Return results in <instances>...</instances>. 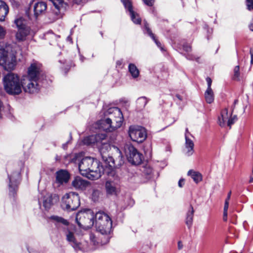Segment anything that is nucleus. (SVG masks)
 Wrapping results in <instances>:
<instances>
[{
	"label": "nucleus",
	"mask_w": 253,
	"mask_h": 253,
	"mask_svg": "<svg viewBox=\"0 0 253 253\" xmlns=\"http://www.w3.org/2000/svg\"><path fill=\"white\" fill-rule=\"evenodd\" d=\"M78 166L81 174L91 180L98 179L105 173L104 167L100 166L97 160L91 157L82 158Z\"/></svg>",
	"instance_id": "f257e3e1"
},
{
	"label": "nucleus",
	"mask_w": 253,
	"mask_h": 253,
	"mask_svg": "<svg viewBox=\"0 0 253 253\" xmlns=\"http://www.w3.org/2000/svg\"><path fill=\"white\" fill-rule=\"evenodd\" d=\"M42 74L41 65L38 63L31 64L28 70V74L22 78L23 88L25 92L33 94L38 92L40 85L38 81Z\"/></svg>",
	"instance_id": "f03ea898"
},
{
	"label": "nucleus",
	"mask_w": 253,
	"mask_h": 253,
	"mask_svg": "<svg viewBox=\"0 0 253 253\" xmlns=\"http://www.w3.org/2000/svg\"><path fill=\"white\" fill-rule=\"evenodd\" d=\"M106 115L109 117L102 121L101 127L106 131H112L120 127L123 121V116L121 110L118 107H111L108 109Z\"/></svg>",
	"instance_id": "7ed1b4c3"
},
{
	"label": "nucleus",
	"mask_w": 253,
	"mask_h": 253,
	"mask_svg": "<svg viewBox=\"0 0 253 253\" xmlns=\"http://www.w3.org/2000/svg\"><path fill=\"white\" fill-rule=\"evenodd\" d=\"M3 85L5 91L10 95H18L23 88L22 79L12 73H8L3 78Z\"/></svg>",
	"instance_id": "20e7f679"
},
{
	"label": "nucleus",
	"mask_w": 253,
	"mask_h": 253,
	"mask_svg": "<svg viewBox=\"0 0 253 253\" xmlns=\"http://www.w3.org/2000/svg\"><path fill=\"white\" fill-rule=\"evenodd\" d=\"M82 142L84 144L86 145L96 144L99 148L101 156L110 149V145L106 140V135L104 133H98L85 137Z\"/></svg>",
	"instance_id": "39448f33"
},
{
	"label": "nucleus",
	"mask_w": 253,
	"mask_h": 253,
	"mask_svg": "<svg viewBox=\"0 0 253 253\" xmlns=\"http://www.w3.org/2000/svg\"><path fill=\"white\" fill-rule=\"evenodd\" d=\"M96 230L102 235H107L111 232L112 222L111 218L103 212H98L95 215Z\"/></svg>",
	"instance_id": "423d86ee"
},
{
	"label": "nucleus",
	"mask_w": 253,
	"mask_h": 253,
	"mask_svg": "<svg viewBox=\"0 0 253 253\" xmlns=\"http://www.w3.org/2000/svg\"><path fill=\"white\" fill-rule=\"evenodd\" d=\"M16 64V57L14 54L9 52L8 47L0 43V65L8 71L14 69Z\"/></svg>",
	"instance_id": "0eeeda50"
},
{
	"label": "nucleus",
	"mask_w": 253,
	"mask_h": 253,
	"mask_svg": "<svg viewBox=\"0 0 253 253\" xmlns=\"http://www.w3.org/2000/svg\"><path fill=\"white\" fill-rule=\"evenodd\" d=\"M116 151L118 156L116 160H114L112 157L109 156L106 154V152L101 156L102 160L104 163L105 173L107 174H109L114 168H119L124 163V158L121 152L118 148H117Z\"/></svg>",
	"instance_id": "6e6552de"
},
{
	"label": "nucleus",
	"mask_w": 253,
	"mask_h": 253,
	"mask_svg": "<svg viewBox=\"0 0 253 253\" xmlns=\"http://www.w3.org/2000/svg\"><path fill=\"white\" fill-rule=\"evenodd\" d=\"M94 215L90 210L80 211L76 214V221L80 227L89 228L94 224Z\"/></svg>",
	"instance_id": "1a4fd4ad"
},
{
	"label": "nucleus",
	"mask_w": 253,
	"mask_h": 253,
	"mask_svg": "<svg viewBox=\"0 0 253 253\" xmlns=\"http://www.w3.org/2000/svg\"><path fill=\"white\" fill-rule=\"evenodd\" d=\"M62 207L67 211L76 210L80 205V200L78 194L75 192L66 194L62 197Z\"/></svg>",
	"instance_id": "9d476101"
},
{
	"label": "nucleus",
	"mask_w": 253,
	"mask_h": 253,
	"mask_svg": "<svg viewBox=\"0 0 253 253\" xmlns=\"http://www.w3.org/2000/svg\"><path fill=\"white\" fill-rule=\"evenodd\" d=\"M124 151L128 161L132 165L140 164L143 157L137 149L130 144H126L124 146Z\"/></svg>",
	"instance_id": "9b49d317"
},
{
	"label": "nucleus",
	"mask_w": 253,
	"mask_h": 253,
	"mask_svg": "<svg viewBox=\"0 0 253 253\" xmlns=\"http://www.w3.org/2000/svg\"><path fill=\"white\" fill-rule=\"evenodd\" d=\"M129 136L133 141L141 143L147 137L145 128L138 126H132L129 128Z\"/></svg>",
	"instance_id": "f8f14e48"
},
{
	"label": "nucleus",
	"mask_w": 253,
	"mask_h": 253,
	"mask_svg": "<svg viewBox=\"0 0 253 253\" xmlns=\"http://www.w3.org/2000/svg\"><path fill=\"white\" fill-rule=\"evenodd\" d=\"M64 232L66 235L67 241L75 250L84 251L85 249L83 247L82 243L76 238L72 229V226H70L67 229H65Z\"/></svg>",
	"instance_id": "ddd939ff"
},
{
	"label": "nucleus",
	"mask_w": 253,
	"mask_h": 253,
	"mask_svg": "<svg viewBox=\"0 0 253 253\" xmlns=\"http://www.w3.org/2000/svg\"><path fill=\"white\" fill-rule=\"evenodd\" d=\"M8 179L9 195L14 197L19 183L20 172L18 171L13 172L10 175H8Z\"/></svg>",
	"instance_id": "4468645a"
},
{
	"label": "nucleus",
	"mask_w": 253,
	"mask_h": 253,
	"mask_svg": "<svg viewBox=\"0 0 253 253\" xmlns=\"http://www.w3.org/2000/svg\"><path fill=\"white\" fill-rule=\"evenodd\" d=\"M59 200V198L55 194L52 195L47 194L43 197L42 206L45 210L50 209L51 206Z\"/></svg>",
	"instance_id": "2eb2a0df"
},
{
	"label": "nucleus",
	"mask_w": 253,
	"mask_h": 253,
	"mask_svg": "<svg viewBox=\"0 0 253 253\" xmlns=\"http://www.w3.org/2000/svg\"><path fill=\"white\" fill-rule=\"evenodd\" d=\"M69 178L70 174L66 170L61 169L56 172V180L60 184L67 183Z\"/></svg>",
	"instance_id": "dca6fc26"
},
{
	"label": "nucleus",
	"mask_w": 253,
	"mask_h": 253,
	"mask_svg": "<svg viewBox=\"0 0 253 253\" xmlns=\"http://www.w3.org/2000/svg\"><path fill=\"white\" fill-rule=\"evenodd\" d=\"M194 144L193 140L186 135L185 148L183 150L184 154L187 156H191L194 152Z\"/></svg>",
	"instance_id": "f3484780"
},
{
	"label": "nucleus",
	"mask_w": 253,
	"mask_h": 253,
	"mask_svg": "<svg viewBox=\"0 0 253 253\" xmlns=\"http://www.w3.org/2000/svg\"><path fill=\"white\" fill-rule=\"evenodd\" d=\"M47 8L45 2L39 1L36 3L34 6V16L37 18L38 16L44 13Z\"/></svg>",
	"instance_id": "a211bd4d"
},
{
	"label": "nucleus",
	"mask_w": 253,
	"mask_h": 253,
	"mask_svg": "<svg viewBox=\"0 0 253 253\" xmlns=\"http://www.w3.org/2000/svg\"><path fill=\"white\" fill-rule=\"evenodd\" d=\"M72 185L76 189L84 190L88 186V182L81 177L77 176L72 181Z\"/></svg>",
	"instance_id": "6ab92c4d"
},
{
	"label": "nucleus",
	"mask_w": 253,
	"mask_h": 253,
	"mask_svg": "<svg viewBox=\"0 0 253 253\" xmlns=\"http://www.w3.org/2000/svg\"><path fill=\"white\" fill-rule=\"evenodd\" d=\"M30 33V28L18 29L16 34V40L19 42L24 41Z\"/></svg>",
	"instance_id": "aec40b11"
},
{
	"label": "nucleus",
	"mask_w": 253,
	"mask_h": 253,
	"mask_svg": "<svg viewBox=\"0 0 253 253\" xmlns=\"http://www.w3.org/2000/svg\"><path fill=\"white\" fill-rule=\"evenodd\" d=\"M228 119V109L225 108L221 112L220 116L218 117V123L220 126L223 127L225 126L226 122H227Z\"/></svg>",
	"instance_id": "412c9836"
},
{
	"label": "nucleus",
	"mask_w": 253,
	"mask_h": 253,
	"mask_svg": "<svg viewBox=\"0 0 253 253\" xmlns=\"http://www.w3.org/2000/svg\"><path fill=\"white\" fill-rule=\"evenodd\" d=\"M8 11L9 8L6 3L2 0H0V21L4 20Z\"/></svg>",
	"instance_id": "4be33fe9"
},
{
	"label": "nucleus",
	"mask_w": 253,
	"mask_h": 253,
	"mask_svg": "<svg viewBox=\"0 0 253 253\" xmlns=\"http://www.w3.org/2000/svg\"><path fill=\"white\" fill-rule=\"evenodd\" d=\"M121 1L123 3L126 9H127L129 12V15L130 17H131L132 20L136 23H139L140 22L139 19H137V21H135L134 20V18L135 16L134 11L133 10L132 5L131 2L129 0H121Z\"/></svg>",
	"instance_id": "5701e85b"
},
{
	"label": "nucleus",
	"mask_w": 253,
	"mask_h": 253,
	"mask_svg": "<svg viewBox=\"0 0 253 253\" xmlns=\"http://www.w3.org/2000/svg\"><path fill=\"white\" fill-rule=\"evenodd\" d=\"M105 188L108 194L114 195L116 194V186L114 182L107 181L105 183Z\"/></svg>",
	"instance_id": "b1692460"
},
{
	"label": "nucleus",
	"mask_w": 253,
	"mask_h": 253,
	"mask_svg": "<svg viewBox=\"0 0 253 253\" xmlns=\"http://www.w3.org/2000/svg\"><path fill=\"white\" fill-rule=\"evenodd\" d=\"M54 6L55 8L57 10V11L55 12V15L52 18V20L54 21L58 18V13L61 7H64L65 3L64 2L63 0H49Z\"/></svg>",
	"instance_id": "393cba45"
},
{
	"label": "nucleus",
	"mask_w": 253,
	"mask_h": 253,
	"mask_svg": "<svg viewBox=\"0 0 253 253\" xmlns=\"http://www.w3.org/2000/svg\"><path fill=\"white\" fill-rule=\"evenodd\" d=\"M188 175L190 176L196 183H199L202 180V174L198 171L193 170H189L187 173Z\"/></svg>",
	"instance_id": "a878e982"
},
{
	"label": "nucleus",
	"mask_w": 253,
	"mask_h": 253,
	"mask_svg": "<svg viewBox=\"0 0 253 253\" xmlns=\"http://www.w3.org/2000/svg\"><path fill=\"white\" fill-rule=\"evenodd\" d=\"M144 29L146 31L147 34L153 40L157 45L163 50V47H161V44L156 39L152 31L149 27V25L147 22L144 23Z\"/></svg>",
	"instance_id": "bb28decb"
},
{
	"label": "nucleus",
	"mask_w": 253,
	"mask_h": 253,
	"mask_svg": "<svg viewBox=\"0 0 253 253\" xmlns=\"http://www.w3.org/2000/svg\"><path fill=\"white\" fill-rule=\"evenodd\" d=\"M128 71L133 78H136L139 75V71L134 64L130 63L129 64Z\"/></svg>",
	"instance_id": "cd10ccee"
},
{
	"label": "nucleus",
	"mask_w": 253,
	"mask_h": 253,
	"mask_svg": "<svg viewBox=\"0 0 253 253\" xmlns=\"http://www.w3.org/2000/svg\"><path fill=\"white\" fill-rule=\"evenodd\" d=\"M190 210L187 213V217L186 219V224L189 228H190L192 224L193 214L194 212L193 208L191 206H190Z\"/></svg>",
	"instance_id": "c85d7f7f"
},
{
	"label": "nucleus",
	"mask_w": 253,
	"mask_h": 253,
	"mask_svg": "<svg viewBox=\"0 0 253 253\" xmlns=\"http://www.w3.org/2000/svg\"><path fill=\"white\" fill-rule=\"evenodd\" d=\"M14 23L16 24L18 29H22L23 28H29L27 25L26 20L21 17H19L15 19L14 20Z\"/></svg>",
	"instance_id": "c756f323"
},
{
	"label": "nucleus",
	"mask_w": 253,
	"mask_h": 253,
	"mask_svg": "<svg viewBox=\"0 0 253 253\" xmlns=\"http://www.w3.org/2000/svg\"><path fill=\"white\" fill-rule=\"evenodd\" d=\"M205 98L208 103L211 104L214 100V94L212 89H207L205 93Z\"/></svg>",
	"instance_id": "7c9ffc66"
},
{
	"label": "nucleus",
	"mask_w": 253,
	"mask_h": 253,
	"mask_svg": "<svg viewBox=\"0 0 253 253\" xmlns=\"http://www.w3.org/2000/svg\"><path fill=\"white\" fill-rule=\"evenodd\" d=\"M148 102V100L146 97L143 96L139 97L136 101L137 107L138 109H143L147 103Z\"/></svg>",
	"instance_id": "2f4dec72"
},
{
	"label": "nucleus",
	"mask_w": 253,
	"mask_h": 253,
	"mask_svg": "<svg viewBox=\"0 0 253 253\" xmlns=\"http://www.w3.org/2000/svg\"><path fill=\"white\" fill-rule=\"evenodd\" d=\"M50 219L56 221L57 223H61L66 226H68L69 224V222L67 220L65 219L62 217H60L57 215L51 216L50 217Z\"/></svg>",
	"instance_id": "473e14b6"
},
{
	"label": "nucleus",
	"mask_w": 253,
	"mask_h": 253,
	"mask_svg": "<svg viewBox=\"0 0 253 253\" xmlns=\"http://www.w3.org/2000/svg\"><path fill=\"white\" fill-rule=\"evenodd\" d=\"M240 66L239 65H237L235 67L234 69V76L233 79L235 80L239 81L240 80Z\"/></svg>",
	"instance_id": "72a5a7b5"
},
{
	"label": "nucleus",
	"mask_w": 253,
	"mask_h": 253,
	"mask_svg": "<svg viewBox=\"0 0 253 253\" xmlns=\"http://www.w3.org/2000/svg\"><path fill=\"white\" fill-rule=\"evenodd\" d=\"M89 239H90V242L94 245H95L96 244L99 243V240L96 237V235L93 233H91L89 234Z\"/></svg>",
	"instance_id": "f704fd0d"
},
{
	"label": "nucleus",
	"mask_w": 253,
	"mask_h": 253,
	"mask_svg": "<svg viewBox=\"0 0 253 253\" xmlns=\"http://www.w3.org/2000/svg\"><path fill=\"white\" fill-rule=\"evenodd\" d=\"M237 120V117L236 115L232 116V114L230 115V117L227 121V126L231 128V125H233Z\"/></svg>",
	"instance_id": "c9c22d12"
},
{
	"label": "nucleus",
	"mask_w": 253,
	"mask_h": 253,
	"mask_svg": "<svg viewBox=\"0 0 253 253\" xmlns=\"http://www.w3.org/2000/svg\"><path fill=\"white\" fill-rule=\"evenodd\" d=\"M246 4L249 10H253V0H246Z\"/></svg>",
	"instance_id": "e433bc0d"
},
{
	"label": "nucleus",
	"mask_w": 253,
	"mask_h": 253,
	"mask_svg": "<svg viewBox=\"0 0 253 253\" xmlns=\"http://www.w3.org/2000/svg\"><path fill=\"white\" fill-rule=\"evenodd\" d=\"M134 13H135V16H134V20L135 21H137V19H139V20H140V22H139V23L135 22L132 20V18L131 17V20L133 21V22L134 23H135V24H140L141 22V18H140L139 16L138 15V14L137 13H136V12H134Z\"/></svg>",
	"instance_id": "4c0bfd02"
},
{
	"label": "nucleus",
	"mask_w": 253,
	"mask_h": 253,
	"mask_svg": "<svg viewBox=\"0 0 253 253\" xmlns=\"http://www.w3.org/2000/svg\"><path fill=\"white\" fill-rule=\"evenodd\" d=\"M5 30L4 28L0 26V40L3 39L5 35Z\"/></svg>",
	"instance_id": "58836bf2"
},
{
	"label": "nucleus",
	"mask_w": 253,
	"mask_h": 253,
	"mask_svg": "<svg viewBox=\"0 0 253 253\" xmlns=\"http://www.w3.org/2000/svg\"><path fill=\"white\" fill-rule=\"evenodd\" d=\"M143 2L147 5L149 6H152L153 4L154 0H142Z\"/></svg>",
	"instance_id": "ea45409f"
},
{
	"label": "nucleus",
	"mask_w": 253,
	"mask_h": 253,
	"mask_svg": "<svg viewBox=\"0 0 253 253\" xmlns=\"http://www.w3.org/2000/svg\"><path fill=\"white\" fill-rule=\"evenodd\" d=\"M183 49L187 52H189L191 50V46L189 44H185L183 46Z\"/></svg>",
	"instance_id": "a19ab883"
},
{
	"label": "nucleus",
	"mask_w": 253,
	"mask_h": 253,
	"mask_svg": "<svg viewBox=\"0 0 253 253\" xmlns=\"http://www.w3.org/2000/svg\"><path fill=\"white\" fill-rule=\"evenodd\" d=\"M206 81H207V82L208 84L207 89H211V83H212L211 79L209 77H207L206 78Z\"/></svg>",
	"instance_id": "79ce46f5"
},
{
	"label": "nucleus",
	"mask_w": 253,
	"mask_h": 253,
	"mask_svg": "<svg viewBox=\"0 0 253 253\" xmlns=\"http://www.w3.org/2000/svg\"><path fill=\"white\" fill-rule=\"evenodd\" d=\"M229 201H225L223 212H227L228 207H229Z\"/></svg>",
	"instance_id": "37998d69"
},
{
	"label": "nucleus",
	"mask_w": 253,
	"mask_h": 253,
	"mask_svg": "<svg viewBox=\"0 0 253 253\" xmlns=\"http://www.w3.org/2000/svg\"><path fill=\"white\" fill-rule=\"evenodd\" d=\"M184 184V179L181 178L178 181V186L180 188L182 187Z\"/></svg>",
	"instance_id": "c03bdc74"
},
{
	"label": "nucleus",
	"mask_w": 253,
	"mask_h": 253,
	"mask_svg": "<svg viewBox=\"0 0 253 253\" xmlns=\"http://www.w3.org/2000/svg\"><path fill=\"white\" fill-rule=\"evenodd\" d=\"M186 135L187 137H189L190 136H192V135L191 134V133L189 132L188 128H187L186 129L185 133V139H186Z\"/></svg>",
	"instance_id": "a18cd8bd"
},
{
	"label": "nucleus",
	"mask_w": 253,
	"mask_h": 253,
	"mask_svg": "<svg viewBox=\"0 0 253 253\" xmlns=\"http://www.w3.org/2000/svg\"><path fill=\"white\" fill-rule=\"evenodd\" d=\"M249 28L251 31H253V18L251 23L249 25Z\"/></svg>",
	"instance_id": "49530a36"
},
{
	"label": "nucleus",
	"mask_w": 253,
	"mask_h": 253,
	"mask_svg": "<svg viewBox=\"0 0 253 253\" xmlns=\"http://www.w3.org/2000/svg\"><path fill=\"white\" fill-rule=\"evenodd\" d=\"M227 212H223V219L224 221L227 220Z\"/></svg>",
	"instance_id": "de8ad7c7"
},
{
	"label": "nucleus",
	"mask_w": 253,
	"mask_h": 253,
	"mask_svg": "<svg viewBox=\"0 0 253 253\" xmlns=\"http://www.w3.org/2000/svg\"><path fill=\"white\" fill-rule=\"evenodd\" d=\"M250 54H251V64H253V47L252 48H251L250 50Z\"/></svg>",
	"instance_id": "09e8293b"
},
{
	"label": "nucleus",
	"mask_w": 253,
	"mask_h": 253,
	"mask_svg": "<svg viewBox=\"0 0 253 253\" xmlns=\"http://www.w3.org/2000/svg\"><path fill=\"white\" fill-rule=\"evenodd\" d=\"M231 191H229L227 194V198L225 200V201H229V200H230V197H231Z\"/></svg>",
	"instance_id": "8fccbe9b"
},
{
	"label": "nucleus",
	"mask_w": 253,
	"mask_h": 253,
	"mask_svg": "<svg viewBox=\"0 0 253 253\" xmlns=\"http://www.w3.org/2000/svg\"><path fill=\"white\" fill-rule=\"evenodd\" d=\"M175 97H176L177 99H178L179 100H180V101H182V96H180V95H179V94H176V95H175Z\"/></svg>",
	"instance_id": "3c124183"
},
{
	"label": "nucleus",
	"mask_w": 253,
	"mask_h": 253,
	"mask_svg": "<svg viewBox=\"0 0 253 253\" xmlns=\"http://www.w3.org/2000/svg\"><path fill=\"white\" fill-rule=\"evenodd\" d=\"M69 143L68 142H67L66 143H64L62 145V147L64 149H66L67 147V144Z\"/></svg>",
	"instance_id": "603ef678"
},
{
	"label": "nucleus",
	"mask_w": 253,
	"mask_h": 253,
	"mask_svg": "<svg viewBox=\"0 0 253 253\" xmlns=\"http://www.w3.org/2000/svg\"><path fill=\"white\" fill-rule=\"evenodd\" d=\"M186 57L188 59H189V60H193V58L192 57V56L191 55H189V54H187L186 56Z\"/></svg>",
	"instance_id": "864d4df0"
},
{
	"label": "nucleus",
	"mask_w": 253,
	"mask_h": 253,
	"mask_svg": "<svg viewBox=\"0 0 253 253\" xmlns=\"http://www.w3.org/2000/svg\"><path fill=\"white\" fill-rule=\"evenodd\" d=\"M178 249L179 250L181 249L182 247V246L181 245V243L180 242H178Z\"/></svg>",
	"instance_id": "5fc2aeb1"
},
{
	"label": "nucleus",
	"mask_w": 253,
	"mask_h": 253,
	"mask_svg": "<svg viewBox=\"0 0 253 253\" xmlns=\"http://www.w3.org/2000/svg\"><path fill=\"white\" fill-rule=\"evenodd\" d=\"M235 105L233 104V106L231 107V114L233 113L234 110L235 108Z\"/></svg>",
	"instance_id": "6e6d98bb"
},
{
	"label": "nucleus",
	"mask_w": 253,
	"mask_h": 253,
	"mask_svg": "<svg viewBox=\"0 0 253 253\" xmlns=\"http://www.w3.org/2000/svg\"><path fill=\"white\" fill-rule=\"evenodd\" d=\"M67 40L68 41L70 42H72V39H71V37H70V36H68V37L67 38Z\"/></svg>",
	"instance_id": "4d7b16f0"
},
{
	"label": "nucleus",
	"mask_w": 253,
	"mask_h": 253,
	"mask_svg": "<svg viewBox=\"0 0 253 253\" xmlns=\"http://www.w3.org/2000/svg\"><path fill=\"white\" fill-rule=\"evenodd\" d=\"M238 102V100L237 99H235L234 101L233 104L236 105Z\"/></svg>",
	"instance_id": "13d9d810"
},
{
	"label": "nucleus",
	"mask_w": 253,
	"mask_h": 253,
	"mask_svg": "<svg viewBox=\"0 0 253 253\" xmlns=\"http://www.w3.org/2000/svg\"><path fill=\"white\" fill-rule=\"evenodd\" d=\"M249 182H250V183H252V182H253V177H251V178H250V180H249Z\"/></svg>",
	"instance_id": "bf43d9fd"
},
{
	"label": "nucleus",
	"mask_w": 253,
	"mask_h": 253,
	"mask_svg": "<svg viewBox=\"0 0 253 253\" xmlns=\"http://www.w3.org/2000/svg\"><path fill=\"white\" fill-rule=\"evenodd\" d=\"M80 59L82 61V62L84 61V57L83 56H81Z\"/></svg>",
	"instance_id": "052dcab7"
},
{
	"label": "nucleus",
	"mask_w": 253,
	"mask_h": 253,
	"mask_svg": "<svg viewBox=\"0 0 253 253\" xmlns=\"http://www.w3.org/2000/svg\"><path fill=\"white\" fill-rule=\"evenodd\" d=\"M117 65L121 64V62H120V61H118L117 62Z\"/></svg>",
	"instance_id": "680f3d73"
},
{
	"label": "nucleus",
	"mask_w": 253,
	"mask_h": 253,
	"mask_svg": "<svg viewBox=\"0 0 253 253\" xmlns=\"http://www.w3.org/2000/svg\"><path fill=\"white\" fill-rule=\"evenodd\" d=\"M106 242H108V239L107 238Z\"/></svg>",
	"instance_id": "e2e57ef3"
}]
</instances>
